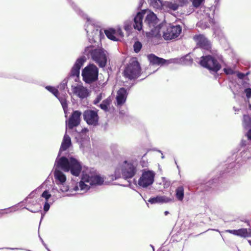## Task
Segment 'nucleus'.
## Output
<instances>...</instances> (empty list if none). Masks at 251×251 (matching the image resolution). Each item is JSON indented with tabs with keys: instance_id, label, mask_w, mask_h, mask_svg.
<instances>
[{
	"instance_id": "obj_47",
	"label": "nucleus",
	"mask_w": 251,
	"mask_h": 251,
	"mask_svg": "<svg viewBox=\"0 0 251 251\" xmlns=\"http://www.w3.org/2000/svg\"><path fill=\"white\" fill-rule=\"evenodd\" d=\"M237 76L239 78L242 79L245 76V75L243 73H238Z\"/></svg>"
},
{
	"instance_id": "obj_44",
	"label": "nucleus",
	"mask_w": 251,
	"mask_h": 251,
	"mask_svg": "<svg viewBox=\"0 0 251 251\" xmlns=\"http://www.w3.org/2000/svg\"><path fill=\"white\" fill-rule=\"evenodd\" d=\"M101 100V97L100 96H99L94 101V103L96 104L98 103L100 100Z\"/></svg>"
},
{
	"instance_id": "obj_18",
	"label": "nucleus",
	"mask_w": 251,
	"mask_h": 251,
	"mask_svg": "<svg viewBox=\"0 0 251 251\" xmlns=\"http://www.w3.org/2000/svg\"><path fill=\"white\" fill-rule=\"evenodd\" d=\"M148 59L151 63L153 65H162L165 63H170V60H167L162 58L158 57L154 54H151L148 55Z\"/></svg>"
},
{
	"instance_id": "obj_11",
	"label": "nucleus",
	"mask_w": 251,
	"mask_h": 251,
	"mask_svg": "<svg viewBox=\"0 0 251 251\" xmlns=\"http://www.w3.org/2000/svg\"><path fill=\"white\" fill-rule=\"evenodd\" d=\"M127 95V90L124 88H121L117 91L115 102L116 107H121L124 105L126 102Z\"/></svg>"
},
{
	"instance_id": "obj_38",
	"label": "nucleus",
	"mask_w": 251,
	"mask_h": 251,
	"mask_svg": "<svg viewBox=\"0 0 251 251\" xmlns=\"http://www.w3.org/2000/svg\"><path fill=\"white\" fill-rule=\"evenodd\" d=\"M162 183L165 188L168 187L170 185V182L165 177H162Z\"/></svg>"
},
{
	"instance_id": "obj_10",
	"label": "nucleus",
	"mask_w": 251,
	"mask_h": 251,
	"mask_svg": "<svg viewBox=\"0 0 251 251\" xmlns=\"http://www.w3.org/2000/svg\"><path fill=\"white\" fill-rule=\"evenodd\" d=\"M84 120L87 124L96 126L99 124V117L97 111L86 110L83 112Z\"/></svg>"
},
{
	"instance_id": "obj_51",
	"label": "nucleus",
	"mask_w": 251,
	"mask_h": 251,
	"mask_svg": "<svg viewBox=\"0 0 251 251\" xmlns=\"http://www.w3.org/2000/svg\"><path fill=\"white\" fill-rule=\"evenodd\" d=\"M209 21V23H211L213 22V20L212 19H208Z\"/></svg>"
},
{
	"instance_id": "obj_40",
	"label": "nucleus",
	"mask_w": 251,
	"mask_h": 251,
	"mask_svg": "<svg viewBox=\"0 0 251 251\" xmlns=\"http://www.w3.org/2000/svg\"><path fill=\"white\" fill-rule=\"evenodd\" d=\"M245 92L246 94V96L248 98H250L251 97V89L247 88L245 90Z\"/></svg>"
},
{
	"instance_id": "obj_53",
	"label": "nucleus",
	"mask_w": 251,
	"mask_h": 251,
	"mask_svg": "<svg viewBox=\"0 0 251 251\" xmlns=\"http://www.w3.org/2000/svg\"><path fill=\"white\" fill-rule=\"evenodd\" d=\"M247 151H244V152H242V156L244 155V154H245Z\"/></svg>"
},
{
	"instance_id": "obj_9",
	"label": "nucleus",
	"mask_w": 251,
	"mask_h": 251,
	"mask_svg": "<svg viewBox=\"0 0 251 251\" xmlns=\"http://www.w3.org/2000/svg\"><path fill=\"white\" fill-rule=\"evenodd\" d=\"M92 59L100 67H103L106 63V58L103 50L100 49H96L90 52Z\"/></svg>"
},
{
	"instance_id": "obj_46",
	"label": "nucleus",
	"mask_w": 251,
	"mask_h": 251,
	"mask_svg": "<svg viewBox=\"0 0 251 251\" xmlns=\"http://www.w3.org/2000/svg\"><path fill=\"white\" fill-rule=\"evenodd\" d=\"M248 138L251 141V128L249 129L247 133Z\"/></svg>"
},
{
	"instance_id": "obj_27",
	"label": "nucleus",
	"mask_w": 251,
	"mask_h": 251,
	"mask_svg": "<svg viewBox=\"0 0 251 251\" xmlns=\"http://www.w3.org/2000/svg\"><path fill=\"white\" fill-rule=\"evenodd\" d=\"M85 57L84 56L79 58L76 60L74 66H76L78 68L80 69L81 67L83 66V63L85 61Z\"/></svg>"
},
{
	"instance_id": "obj_37",
	"label": "nucleus",
	"mask_w": 251,
	"mask_h": 251,
	"mask_svg": "<svg viewBox=\"0 0 251 251\" xmlns=\"http://www.w3.org/2000/svg\"><path fill=\"white\" fill-rule=\"evenodd\" d=\"M224 70L225 73L227 75H232L235 73L232 69L229 67L225 68Z\"/></svg>"
},
{
	"instance_id": "obj_52",
	"label": "nucleus",
	"mask_w": 251,
	"mask_h": 251,
	"mask_svg": "<svg viewBox=\"0 0 251 251\" xmlns=\"http://www.w3.org/2000/svg\"><path fill=\"white\" fill-rule=\"evenodd\" d=\"M165 215H167L169 214V212L166 211L164 212Z\"/></svg>"
},
{
	"instance_id": "obj_29",
	"label": "nucleus",
	"mask_w": 251,
	"mask_h": 251,
	"mask_svg": "<svg viewBox=\"0 0 251 251\" xmlns=\"http://www.w3.org/2000/svg\"><path fill=\"white\" fill-rule=\"evenodd\" d=\"M132 21L127 20L124 23V29L127 32H129L132 29Z\"/></svg>"
},
{
	"instance_id": "obj_33",
	"label": "nucleus",
	"mask_w": 251,
	"mask_h": 251,
	"mask_svg": "<svg viewBox=\"0 0 251 251\" xmlns=\"http://www.w3.org/2000/svg\"><path fill=\"white\" fill-rule=\"evenodd\" d=\"M142 47V45L140 42H139V41L136 42L133 45V48H134V51L136 53H138L141 50Z\"/></svg>"
},
{
	"instance_id": "obj_55",
	"label": "nucleus",
	"mask_w": 251,
	"mask_h": 251,
	"mask_svg": "<svg viewBox=\"0 0 251 251\" xmlns=\"http://www.w3.org/2000/svg\"><path fill=\"white\" fill-rule=\"evenodd\" d=\"M151 247H152V248L153 249V251H154V249L152 245H151Z\"/></svg>"
},
{
	"instance_id": "obj_14",
	"label": "nucleus",
	"mask_w": 251,
	"mask_h": 251,
	"mask_svg": "<svg viewBox=\"0 0 251 251\" xmlns=\"http://www.w3.org/2000/svg\"><path fill=\"white\" fill-rule=\"evenodd\" d=\"M72 91L74 94L81 99L86 98L89 95L88 89L81 85L73 87Z\"/></svg>"
},
{
	"instance_id": "obj_12",
	"label": "nucleus",
	"mask_w": 251,
	"mask_h": 251,
	"mask_svg": "<svg viewBox=\"0 0 251 251\" xmlns=\"http://www.w3.org/2000/svg\"><path fill=\"white\" fill-rule=\"evenodd\" d=\"M81 113L76 110L74 111L68 121V126L70 129H72L74 127L78 126L80 122V116Z\"/></svg>"
},
{
	"instance_id": "obj_16",
	"label": "nucleus",
	"mask_w": 251,
	"mask_h": 251,
	"mask_svg": "<svg viewBox=\"0 0 251 251\" xmlns=\"http://www.w3.org/2000/svg\"><path fill=\"white\" fill-rule=\"evenodd\" d=\"M83 179L89 183L90 185L101 184L103 182V179L98 176H90L87 175H83Z\"/></svg>"
},
{
	"instance_id": "obj_21",
	"label": "nucleus",
	"mask_w": 251,
	"mask_h": 251,
	"mask_svg": "<svg viewBox=\"0 0 251 251\" xmlns=\"http://www.w3.org/2000/svg\"><path fill=\"white\" fill-rule=\"evenodd\" d=\"M184 196V188L182 186L178 187L176 190V196L179 201H182Z\"/></svg>"
},
{
	"instance_id": "obj_42",
	"label": "nucleus",
	"mask_w": 251,
	"mask_h": 251,
	"mask_svg": "<svg viewBox=\"0 0 251 251\" xmlns=\"http://www.w3.org/2000/svg\"><path fill=\"white\" fill-rule=\"evenodd\" d=\"M50 207V205L49 203L48 202V201H46L45 203V204L44 205V211L45 212L48 211L49 210Z\"/></svg>"
},
{
	"instance_id": "obj_3",
	"label": "nucleus",
	"mask_w": 251,
	"mask_h": 251,
	"mask_svg": "<svg viewBox=\"0 0 251 251\" xmlns=\"http://www.w3.org/2000/svg\"><path fill=\"white\" fill-rule=\"evenodd\" d=\"M136 167L137 164L133 161H124L121 166V171L120 169H117L115 172L114 178L111 176V180L120 177L121 173L125 178H132L136 173Z\"/></svg>"
},
{
	"instance_id": "obj_41",
	"label": "nucleus",
	"mask_w": 251,
	"mask_h": 251,
	"mask_svg": "<svg viewBox=\"0 0 251 251\" xmlns=\"http://www.w3.org/2000/svg\"><path fill=\"white\" fill-rule=\"evenodd\" d=\"M226 232H228L231 234H232L234 235L237 236L238 235V230H230V229H227L226 231Z\"/></svg>"
},
{
	"instance_id": "obj_39",
	"label": "nucleus",
	"mask_w": 251,
	"mask_h": 251,
	"mask_svg": "<svg viewBox=\"0 0 251 251\" xmlns=\"http://www.w3.org/2000/svg\"><path fill=\"white\" fill-rule=\"evenodd\" d=\"M62 107L65 110L68 107V104L66 100H60Z\"/></svg>"
},
{
	"instance_id": "obj_50",
	"label": "nucleus",
	"mask_w": 251,
	"mask_h": 251,
	"mask_svg": "<svg viewBox=\"0 0 251 251\" xmlns=\"http://www.w3.org/2000/svg\"><path fill=\"white\" fill-rule=\"evenodd\" d=\"M158 151L161 153V158L162 159L164 158V156L163 155V153L162 152V151Z\"/></svg>"
},
{
	"instance_id": "obj_31",
	"label": "nucleus",
	"mask_w": 251,
	"mask_h": 251,
	"mask_svg": "<svg viewBox=\"0 0 251 251\" xmlns=\"http://www.w3.org/2000/svg\"><path fill=\"white\" fill-rule=\"evenodd\" d=\"M180 61L183 64H188L191 63L192 59L189 55H186V56L181 58Z\"/></svg>"
},
{
	"instance_id": "obj_35",
	"label": "nucleus",
	"mask_w": 251,
	"mask_h": 251,
	"mask_svg": "<svg viewBox=\"0 0 251 251\" xmlns=\"http://www.w3.org/2000/svg\"><path fill=\"white\" fill-rule=\"evenodd\" d=\"M42 197L46 199V201H48V200L51 197V195L49 194L47 190H45L42 193Z\"/></svg>"
},
{
	"instance_id": "obj_30",
	"label": "nucleus",
	"mask_w": 251,
	"mask_h": 251,
	"mask_svg": "<svg viewBox=\"0 0 251 251\" xmlns=\"http://www.w3.org/2000/svg\"><path fill=\"white\" fill-rule=\"evenodd\" d=\"M85 182H87L85 180L83 179V176L81 178V180L79 182V186L81 190H88L90 188V187L87 185L85 184Z\"/></svg>"
},
{
	"instance_id": "obj_26",
	"label": "nucleus",
	"mask_w": 251,
	"mask_h": 251,
	"mask_svg": "<svg viewBox=\"0 0 251 251\" xmlns=\"http://www.w3.org/2000/svg\"><path fill=\"white\" fill-rule=\"evenodd\" d=\"M108 97L107 99L104 100L102 102L100 105V107L105 111H108V106L110 104V100Z\"/></svg>"
},
{
	"instance_id": "obj_34",
	"label": "nucleus",
	"mask_w": 251,
	"mask_h": 251,
	"mask_svg": "<svg viewBox=\"0 0 251 251\" xmlns=\"http://www.w3.org/2000/svg\"><path fill=\"white\" fill-rule=\"evenodd\" d=\"M197 25L198 26L200 27L202 29H205L210 26L209 23H207L206 22L203 21H200L197 23Z\"/></svg>"
},
{
	"instance_id": "obj_22",
	"label": "nucleus",
	"mask_w": 251,
	"mask_h": 251,
	"mask_svg": "<svg viewBox=\"0 0 251 251\" xmlns=\"http://www.w3.org/2000/svg\"><path fill=\"white\" fill-rule=\"evenodd\" d=\"M55 178L59 181L61 183L65 182L66 180L65 175L59 170H55L54 171Z\"/></svg>"
},
{
	"instance_id": "obj_5",
	"label": "nucleus",
	"mask_w": 251,
	"mask_h": 251,
	"mask_svg": "<svg viewBox=\"0 0 251 251\" xmlns=\"http://www.w3.org/2000/svg\"><path fill=\"white\" fill-rule=\"evenodd\" d=\"M181 31L182 28L179 25H170L166 29L162 28L161 29V38L163 37L165 40L176 39L179 36Z\"/></svg>"
},
{
	"instance_id": "obj_15",
	"label": "nucleus",
	"mask_w": 251,
	"mask_h": 251,
	"mask_svg": "<svg viewBox=\"0 0 251 251\" xmlns=\"http://www.w3.org/2000/svg\"><path fill=\"white\" fill-rule=\"evenodd\" d=\"M173 201V198L167 197L166 196H157L151 198L148 200V201L151 204L168 203Z\"/></svg>"
},
{
	"instance_id": "obj_4",
	"label": "nucleus",
	"mask_w": 251,
	"mask_h": 251,
	"mask_svg": "<svg viewBox=\"0 0 251 251\" xmlns=\"http://www.w3.org/2000/svg\"><path fill=\"white\" fill-rule=\"evenodd\" d=\"M140 73L141 68L139 62L136 58H132L125 69L124 76L129 79H134L139 77Z\"/></svg>"
},
{
	"instance_id": "obj_7",
	"label": "nucleus",
	"mask_w": 251,
	"mask_h": 251,
	"mask_svg": "<svg viewBox=\"0 0 251 251\" xmlns=\"http://www.w3.org/2000/svg\"><path fill=\"white\" fill-rule=\"evenodd\" d=\"M200 63L202 67L215 72L221 69V65L217 60L210 55L202 56Z\"/></svg>"
},
{
	"instance_id": "obj_48",
	"label": "nucleus",
	"mask_w": 251,
	"mask_h": 251,
	"mask_svg": "<svg viewBox=\"0 0 251 251\" xmlns=\"http://www.w3.org/2000/svg\"><path fill=\"white\" fill-rule=\"evenodd\" d=\"M248 232L249 233V237L251 236V228L248 229Z\"/></svg>"
},
{
	"instance_id": "obj_36",
	"label": "nucleus",
	"mask_w": 251,
	"mask_h": 251,
	"mask_svg": "<svg viewBox=\"0 0 251 251\" xmlns=\"http://www.w3.org/2000/svg\"><path fill=\"white\" fill-rule=\"evenodd\" d=\"M204 0H193L192 4L194 7H198L201 5Z\"/></svg>"
},
{
	"instance_id": "obj_2",
	"label": "nucleus",
	"mask_w": 251,
	"mask_h": 251,
	"mask_svg": "<svg viewBox=\"0 0 251 251\" xmlns=\"http://www.w3.org/2000/svg\"><path fill=\"white\" fill-rule=\"evenodd\" d=\"M57 166L64 172H68L70 171L71 174L76 176L79 175L82 170L80 163L74 157L68 159L62 156L57 161Z\"/></svg>"
},
{
	"instance_id": "obj_43",
	"label": "nucleus",
	"mask_w": 251,
	"mask_h": 251,
	"mask_svg": "<svg viewBox=\"0 0 251 251\" xmlns=\"http://www.w3.org/2000/svg\"><path fill=\"white\" fill-rule=\"evenodd\" d=\"M176 0L179 2V5L180 6H183L184 4H185L187 2V0Z\"/></svg>"
},
{
	"instance_id": "obj_1",
	"label": "nucleus",
	"mask_w": 251,
	"mask_h": 251,
	"mask_svg": "<svg viewBox=\"0 0 251 251\" xmlns=\"http://www.w3.org/2000/svg\"><path fill=\"white\" fill-rule=\"evenodd\" d=\"M146 12L147 15L145 20V24L147 25L151 28L150 32H146V36L153 44H158L161 39V29L163 26L157 24L158 20L153 12L145 11L138 12L134 18L133 27L138 31L142 29L143 18Z\"/></svg>"
},
{
	"instance_id": "obj_54",
	"label": "nucleus",
	"mask_w": 251,
	"mask_h": 251,
	"mask_svg": "<svg viewBox=\"0 0 251 251\" xmlns=\"http://www.w3.org/2000/svg\"><path fill=\"white\" fill-rule=\"evenodd\" d=\"M248 242L250 244V245L251 246V240H248Z\"/></svg>"
},
{
	"instance_id": "obj_13",
	"label": "nucleus",
	"mask_w": 251,
	"mask_h": 251,
	"mask_svg": "<svg viewBox=\"0 0 251 251\" xmlns=\"http://www.w3.org/2000/svg\"><path fill=\"white\" fill-rule=\"evenodd\" d=\"M194 39L201 48L206 50L211 48L210 42L203 35H195Z\"/></svg>"
},
{
	"instance_id": "obj_23",
	"label": "nucleus",
	"mask_w": 251,
	"mask_h": 251,
	"mask_svg": "<svg viewBox=\"0 0 251 251\" xmlns=\"http://www.w3.org/2000/svg\"><path fill=\"white\" fill-rule=\"evenodd\" d=\"M243 126L245 128H248L251 127V118L249 115H244Z\"/></svg>"
},
{
	"instance_id": "obj_32",
	"label": "nucleus",
	"mask_w": 251,
	"mask_h": 251,
	"mask_svg": "<svg viewBox=\"0 0 251 251\" xmlns=\"http://www.w3.org/2000/svg\"><path fill=\"white\" fill-rule=\"evenodd\" d=\"M80 73V69L76 66H73L71 70V75L73 76H78Z\"/></svg>"
},
{
	"instance_id": "obj_19",
	"label": "nucleus",
	"mask_w": 251,
	"mask_h": 251,
	"mask_svg": "<svg viewBox=\"0 0 251 251\" xmlns=\"http://www.w3.org/2000/svg\"><path fill=\"white\" fill-rule=\"evenodd\" d=\"M72 143L70 137L68 134H65L63 137L59 151L61 152L67 150L70 147Z\"/></svg>"
},
{
	"instance_id": "obj_20",
	"label": "nucleus",
	"mask_w": 251,
	"mask_h": 251,
	"mask_svg": "<svg viewBox=\"0 0 251 251\" xmlns=\"http://www.w3.org/2000/svg\"><path fill=\"white\" fill-rule=\"evenodd\" d=\"M119 111L120 117L126 123L130 121V120L132 117L129 115L126 108H123L121 107H117Z\"/></svg>"
},
{
	"instance_id": "obj_6",
	"label": "nucleus",
	"mask_w": 251,
	"mask_h": 251,
	"mask_svg": "<svg viewBox=\"0 0 251 251\" xmlns=\"http://www.w3.org/2000/svg\"><path fill=\"white\" fill-rule=\"evenodd\" d=\"M82 75L86 83H91L98 79V69L94 64H90L83 70Z\"/></svg>"
},
{
	"instance_id": "obj_8",
	"label": "nucleus",
	"mask_w": 251,
	"mask_h": 251,
	"mask_svg": "<svg viewBox=\"0 0 251 251\" xmlns=\"http://www.w3.org/2000/svg\"><path fill=\"white\" fill-rule=\"evenodd\" d=\"M155 175V173L152 171H144L138 179V185L143 188L151 186L154 182Z\"/></svg>"
},
{
	"instance_id": "obj_25",
	"label": "nucleus",
	"mask_w": 251,
	"mask_h": 251,
	"mask_svg": "<svg viewBox=\"0 0 251 251\" xmlns=\"http://www.w3.org/2000/svg\"><path fill=\"white\" fill-rule=\"evenodd\" d=\"M238 235L237 236L246 238L249 237V233L248 232L247 228H240L238 229Z\"/></svg>"
},
{
	"instance_id": "obj_17",
	"label": "nucleus",
	"mask_w": 251,
	"mask_h": 251,
	"mask_svg": "<svg viewBox=\"0 0 251 251\" xmlns=\"http://www.w3.org/2000/svg\"><path fill=\"white\" fill-rule=\"evenodd\" d=\"M124 37V33L119 27L111 28V40L120 41Z\"/></svg>"
},
{
	"instance_id": "obj_45",
	"label": "nucleus",
	"mask_w": 251,
	"mask_h": 251,
	"mask_svg": "<svg viewBox=\"0 0 251 251\" xmlns=\"http://www.w3.org/2000/svg\"><path fill=\"white\" fill-rule=\"evenodd\" d=\"M105 34L108 39H110V29H106L104 30Z\"/></svg>"
},
{
	"instance_id": "obj_24",
	"label": "nucleus",
	"mask_w": 251,
	"mask_h": 251,
	"mask_svg": "<svg viewBox=\"0 0 251 251\" xmlns=\"http://www.w3.org/2000/svg\"><path fill=\"white\" fill-rule=\"evenodd\" d=\"M150 4L156 9H160L162 6L161 0H150Z\"/></svg>"
},
{
	"instance_id": "obj_28",
	"label": "nucleus",
	"mask_w": 251,
	"mask_h": 251,
	"mask_svg": "<svg viewBox=\"0 0 251 251\" xmlns=\"http://www.w3.org/2000/svg\"><path fill=\"white\" fill-rule=\"evenodd\" d=\"M46 89L53 94L56 98H58L59 92L56 88L50 86H47L46 87Z\"/></svg>"
},
{
	"instance_id": "obj_49",
	"label": "nucleus",
	"mask_w": 251,
	"mask_h": 251,
	"mask_svg": "<svg viewBox=\"0 0 251 251\" xmlns=\"http://www.w3.org/2000/svg\"><path fill=\"white\" fill-rule=\"evenodd\" d=\"M177 7H178V6H177V5H174V6H173V9L174 10H176V9H177Z\"/></svg>"
}]
</instances>
